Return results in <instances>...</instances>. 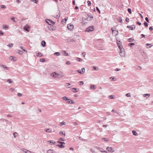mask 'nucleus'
I'll return each mask as SVG.
<instances>
[{
    "mask_svg": "<svg viewBox=\"0 0 153 153\" xmlns=\"http://www.w3.org/2000/svg\"><path fill=\"white\" fill-rule=\"evenodd\" d=\"M45 21L48 25H51V24L54 25L55 23L53 21L51 20L48 19H45Z\"/></svg>",
    "mask_w": 153,
    "mask_h": 153,
    "instance_id": "f257e3e1",
    "label": "nucleus"
},
{
    "mask_svg": "<svg viewBox=\"0 0 153 153\" xmlns=\"http://www.w3.org/2000/svg\"><path fill=\"white\" fill-rule=\"evenodd\" d=\"M94 29V26H90L86 29L85 31L89 32L93 30Z\"/></svg>",
    "mask_w": 153,
    "mask_h": 153,
    "instance_id": "f03ea898",
    "label": "nucleus"
},
{
    "mask_svg": "<svg viewBox=\"0 0 153 153\" xmlns=\"http://www.w3.org/2000/svg\"><path fill=\"white\" fill-rule=\"evenodd\" d=\"M114 148L111 147H108L106 148L107 150L108 151L111 152H114V150H113Z\"/></svg>",
    "mask_w": 153,
    "mask_h": 153,
    "instance_id": "7ed1b4c3",
    "label": "nucleus"
},
{
    "mask_svg": "<svg viewBox=\"0 0 153 153\" xmlns=\"http://www.w3.org/2000/svg\"><path fill=\"white\" fill-rule=\"evenodd\" d=\"M30 28V27L28 26H25L24 27V29L25 30V31H27V32H29V30H28Z\"/></svg>",
    "mask_w": 153,
    "mask_h": 153,
    "instance_id": "20e7f679",
    "label": "nucleus"
},
{
    "mask_svg": "<svg viewBox=\"0 0 153 153\" xmlns=\"http://www.w3.org/2000/svg\"><path fill=\"white\" fill-rule=\"evenodd\" d=\"M67 27L69 30H72L74 28V26L72 25H68Z\"/></svg>",
    "mask_w": 153,
    "mask_h": 153,
    "instance_id": "39448f33",
    "label": "nucleus"
},
{
    "mask_svg": "<svg viewBox=\"0 0 153 153\" xmlns=\"http://www.w3.org/2000/svg\"><path fill=\"white\" fill-rule=\"evenodd\" d=\"M117 45L120 51H123V50H124V49L123 48L122 46L121 45H120V43H117Z\"/></svg>",
    "mask_w": 153,
    "mask_h": 153,
    "instance_id": "423d86ee",
    "label": "nucleus"
},
{
    "mask_svg": "<svg viewBox=\"0 0 153 153\" xmlns=\"http://www.w3.org/2000/svg\"><path fill=\"white\" fill-rule=\"evenodd\" d=\"M87 15L88 16L90 17V18L89 19H88V18H87V19L88 20H90L91 21L92 20V19L93 18V16H91V14H87Z\"/></svg>",
    "mask_w": 153,
    "mask_h": 153,
    "instance_id": "0eeeda50",
    "label": "nucleus"
},
{
    "mask_svg": "<svg viewBox=\"0 0 153 153\" xmlns=\"http://www.w3.org/2000/svg\"><path fill=\"white\" fill-rule=\"evenodd\" d=\"M124 51V50H123V51H120V55L122 57H124L125 56V52H123Z\"/></svg>",
    "mask_w": 153,
    "mask_h": 153,
    "instance_id": "6e6552de",
    "label": "nucleus"
},
{
    "mask_svg": "<svg viewBox=\"0 0 153 153\" xmlns=\"http://www.w3.org/2000/svg\"><path fill=\"white\" fill-rule=\"evenodd\" d=\"M56 72H54L52 73L51 74V76L52 77H56Z\"/></svg>",
    "mask_w": 153,
    "mask_h": 153,
    "instance_id": "1a4fd4ad",
    "label": "nucleus"
},
{
    "mask_svg": "<svg viewBox=\"0 0 153 153\" xmlns=\"http://www.w3.org/2000/svg\"><path fill=\"white\" fill-rule=\"evenodd\" d=\"M113 34L114 36H116L118 34V30H115V31L114 32V33H113Z\"/></svg>",
    "mask_w": 153,
    "mask_h": 153,
    "instance_id": "9d476101",
    "label": "nucleus"
},
{
    "mask_svg": "<svg viewBox=\"0 0 153 153\" xmlns=\"http://www.w3.org/2000/svg\"><path fill=\"white\" fill-rule=\"evenodd\" d=\"M62 99L65 100H71L70 99H68V98L66 97H62Z\"/></svg>",
    "mask_w": 153,
    "mask_h": 153,
    "instance_id": "9b49d317",
    "label": "nucleus"
},
{
    "mask_svg": "<svg viewBox=\"0 0 153 153\" xmlns=\"http://www.w3.org/2000/svg\"><path fill=\"white\" fill-rule=\"evenodd\" d=\"M132 133H133V135L137 136L138 135L137 133L135 131V130H132Z\"/></svg>",
    "mask_w": 153,
    "mask_h": 153,
    "instance_id": "f8f14e48",
    "label": "nucleus"
},
{
    "mask_svg": "<svg viewBox=\"0 0 153 153\" xmlns=\"http://www.w3.org/2000/svg\"><path fill=\"white\" fill-rule=\"evenodd\" d=\"M46 42L44 40L42 41V42L41 45L43 47H45L46 46Z\"/></svg>",
    "mask_w": 153,
    "mask_h": 153,
    "instance_id": "ddd939ff",
    "label": "nucleus"
},
{
    "mask_svg": "<svg viewBox=\"0 0 153 153\" xmlns=\"http://www.w3.org/2000/svg\"><path fill=\"white\" fill-rule=\"evenodd\" d=\"M56 146L59 147L60 148H63L65 147V146L62 144H57L56 145Z\"/></svg>",
    "mask_w": 153,
    "mask_h": 153,
    "instance_id": "4468645a",
    "label": "nucleus"
},
{
    "mask_svg": "<svg viewBox=\"0 0 153 153\" xmlns=\"http://www.w3.org/2000/svg\"><path fill=\"white\" fill-rule=\"evenodd\" d=\"M128 40L129 42H133L134 40V39L133 38H131L128 39Z\"/></svg>",
    "mask_w": 153,
    "mask_h": 153,
    "instance_id": "2eb2a0df",
    "label": "nucleus"
},
{
    "mask_svg": "<svg viewBox=\"0 0 153 153\" xmlns=\"http://www.w3.org/2000/svg\"><path fill=\"white\" fill-rule=\"evenodd\" d=\"M100 150L101 152H105L106 153H108L106 151L104 150V149L102 148H100Z\"/></svg>",
    "mask_w": 153,
    "mask_h": 153,
    "instance_id": "dca6fc26",
    "label": "nucleus"
},
{
    "mask_svg": "<svg viewBox=\"0 0 153 153\" xmlns=\"http://www.w3.org/2000/svg\"><path fill=\"white\" fill-rule=\"evenodd\" d=\"M146 45L147 48H149L151 47L152 45L151 44H146Z\"/></svg>",
    "mask_w": 153,
    "mask_h": 153,
    "instance_id": "f3484780",
    "label": "nucleus"
},
{
    "mask_svg": "<svg viewBox=\"0 0 153 153\" xmlns=\"http://www.w3.org/2000/svg\"><path fill=\"white\" fill-rule=\"evenodd\" d=\"M36 56H42V53L41 52H39V53L37 54Z\"/></svg>",
    "mask_w": 153,
    "mask_h": 153,
    "instance_id": "a211bd4d",
    "label": "nucleus"
},
{
    "mask_svg": "<svg viewBox=\"0 0 153 153\" xmlns=\"http://www.w3.org/2000/svg\"><path fill=\"white\" fill-rule=\"evenodd\" d=\"M18 134L16 132H15L13 133V135L14 138H16V136H18Z\"/></svg>",
    "mask_w": 153,
    "mask_h": 153,
    "instance_id": "6ab92c4d",
    "label": "nucleus"
},
{
    "mask_svg": "<svg viewBox=\"0 0 153 153\" xmlns=\"http://www.w3.org/2000/svg\"><path fill=\"white\" fill-rule=\"evenodd\" d=\"M150 96V94H145L144 95V96L145 97H146V96H148L147 97H146L147 98H149Z\"/></svg>",
    "mask_w": 153,
    "mask_h": 153,
    "instance_id": "aec40b11",
    "label": "nucleus"
},
{
    "mask_svg": "<svg viewBox=\"0 0 153 153\" xmlns=\"http://www.w3.org/2000/svg\"><path fill=\"white\" fill-rule=\"evenodd\" d=\"M48 142L53 144H55L56 143V142L53 140H50Z\"/></svg>",
    "mask_w": 153,
    "mask_h": 153,
    "instance_id": "412c9836",
    "label": "nucleus"
},
{
    "mask_svg": "<svg viewBox=\"0 0 153 153\" xmlns=\"http://www.w3.org/2000/svg\"><path fill=\"white\" fill-rule=\"evenodd\" d=\"M66 124V123L65 122L63 121L62 122H61L60 123V126H62L63 125H65Z\"/></svg>",
    "mask_w": 153,
    "mask_h": 153,
    "instance_id": "4be33fe9",
    "label": "nucleus"
},
{
    "mask_svg": "<svg viewBox=\"0 0 153 153\" xmlns=\"http://www.w3.org/2000/svg\"><path fill=\"white\" fill-rule=\"evenodd\" d=\"M53 151L51 149L48 150L47 153H53Z\"/></svg>",
    "mask_w": 153,
    "mask_h": 153,
    "instance_id": "5701e85b",
    "label": "nucleus"
},
{
    "mask_svg": "<svg viewBox=\"0 0 153 153\" xmlns=\"http://www.w3.org/2000/svg\"><path fill=\"white\" fill-rule=\"evenodd\" d=\"M57 143H60L61 144H62V145L65 144V143L64 142H61V141H60L59 140L57 141Z\"/></svg>",
    "mask_w": 153,
    "mask_h": 153,
    "instance_id": "b1692460",
    "label": "nucleus"
},
{
    "mask_svg": "<svg viewBox=\"0 0 153 153\" xmlns=\"http://www.w3.org/2000/svg\"><path fill=\"white\" fill-rule=\"evenodd\" d=\"M54 55H56L57 56H59L60 55V53L59 52H56L54 53Z\"/></svg>",
    "mask_w": 153,
    "mask_h": 153,
    "instance_id": "393cba45",
    "label": "nucleus"
},
{
    "mask_svg": "<svg viewBox=\"0 0 153 153\" xmlns=\"http://www.w3.org/2000/svg\"><path fill=\"white\" fill-rule=\"evenodd\" d=\"M59 134H62L64 136H65V132L64 131H60L59 132Z\"/></svg>",
    "mask_w": 153,
    "mask_h": 153,
    "instance_id": "a878e982",
    "label": "nucleus"
},
{
    "mask_svg": "<svg viewBox=\"0 0 153 153\" xmlns=\"http://www.w3.org/2000/svg\"><path fill=\"white\" fill-rule=\"evenodd\" d=\"M67 102L70 104H74L75 103V102H74L73 101L71 100L70 101H68Z\"/></svg>",
    "mask_w": 153,
    "mask_h": 153,
    "instance_id": "bb28decb",
    "label": "nucleus"
},
{
    "mask_svg": "<svg viewBox=\"0 0 153 153\" xmlns=\"http://www.w3.org/2000/svg\"><path fill=\"white\" fill-rule=\"evenodd\" d=\"M13 44L12 43H10L8 45H7V46L10 48L12 46H13Z\"/></svg>",
    "mask_w": 153,
    "mask_h": 153,
    "instance_id": "cd10ccee",
    "label": "nucleus"
},
{
    "mask_svg": "<svg viewBox=\"0 0 153 153\" xmlns=\"http://www.w3.org/2000/svg\"><path fill=\"white\" fill-rule=\"evenodd\" d=\"M72 90H74V91H73V92L74 93H75L77 91H77V89L75 88H73L71 89Z\"/></svg>",
    "mask_w": 153,
    "mask_h": 153,
    "instance_id": "c85d7f7f",
    "label": "nucleus"
},
{
    "mask_svg": "<svg viewBox=\"0 0 153 153\" xmlns=\"http://www.w3.org/2000/svg\"><path fill=\"white\" fill-rule=\"evenodd\" d=\"M132 27H131V28H130V29L131 30H134L135 28V26L133 25H132Z\"/></svg>",
    "mask_w": 153,
    "mask_h": 153,
    "instance_id": "c756f323",
    "label": "nucleus"
},
{
    "mask_svg": "<svg viewBox=\"0 0 153 153\" xmlns=\"http://www.w3.org/2000/svg\"><path fill=\"white\" fill-rule=\"evenodd\" d=\"M135 45L134 43H131L128 44V45L129 46L131 47V46L134 45Z\"/></svg>",
    "mask_w": 153,
    "mask_h": 153,
    "instance_id": "7c9ffc66",
    "label": "nucleus"
},
{
    "mask_svg": "<svg viewBox=\"0 0 153 153\" xmlns=\"http://www.w3.org/2000/svg\"><path fill=\"white\" fill-rule=\"evenodd\" d=\"M18 53H19V54L20 55H22V54L23 52L22 51L18 50Z\"/></svg>",
    "mask_w": 153,
    "mask_h": 153,
    "instance_id": "2f4dec72",
    "label": "nucleus"
},
{
    "mask_svg": "<svg viewBox=\"0 0 153 153\" xmlns=\"http://www.w3.org/2000/svg\"><path fill=\"white\" fill-rule=\"evenodd\" d=\"M96 88V87L95 85H91V89H95Z\"/></svg>",
    "mask_w": 153,
    "mask_h": 153,
    "instance_id": "473e14b6",
    "label": "nucleus"
},
{
    "mask_svg": "<svg viewBox=\"0 0 153 153\" xmlns=\"http://www.w3.org/2000/svg\"><path fill=\"white\" fill-rule=\"evenodd\" d=\"M11 19L13 21V22H17V21H16L15 20V18H14V17H12L11 18ZM16 20H17V19H16Z\"/></svg>",
    "mask_w": 153,
    "mask_h": 153,
    "instance_id": "72a5a7b5",
    "label": "nucleus"
},
{
    "mask_svg": "<svg viewBox=\"0 0 153 153\" xmlns=\"http://www.w3.org/2000/svg\"><path fill=\"white\" fill-rule=\"evenodd\" d=\"M119 21L120 23H122V18L121 17H119Z\"/></svg>",
    "mask_w": 153,
    "mask_h": 153,
    "instance_id": "f704fd0d",
    "label": "nucleus"
},
{
    "mask_svg": "<svg viewBox=\"0 0 153 153\" xmlns=\"http://www.w3.org/2000/svg\"><path fill=\"white\" fill-rule=\"evenodd\" d=\"M128 11L130 14L131 13V10L130 8H128Z\"/></svg>",
    "mask_w": 153,
    "mask_h": 153,
    "instance_id": "c9c22d12",
    "label": "nucleus"
},
{
    "mask_svg": "<svg viewBox=\"0 0 153 153\" xmlns=\"http://www.w3.org/2000/svg\"><path fill=\"white\" fill-rule=\"evenodd\" d=\"M7 82L10 83H11L12 82V81H11V79H9L7 80Z\"/></svg>",
    "mask_w": 153,
    "mask_h": 153,
    "instance_id": "e433bc0d",
    "label": "nucleus"
},
{
    "mask_svg": "<svg viewBox=\"0 0 153 153\" xmlns=\"http://www.w3.org/2000/svg\"><path fill=\"white\" fill-rule=\"evenodd\" d=\"M0 7L1 8H5L6 7V6L5 5H2Z\"/></svg>",
    "mask_w": 153,
    "mask_h": 153,
    "instance_id": "4c0bfd02",
    "label": "nucleus"
},
{
    "mask_svg": "<svg viewBox=\"0 0 153 153\" xmlns=\"http://www.w3.org/2000/svg\"><path fill=\"white\" fill-rule=\"evenodd\" d=\"M48 29L50 30H55V29L54 28H52V27H48Z\"/></svg>",
    "mask_w": 153,
    "mask_h": 153,
    "instance_id": "58836bf2",
    "label": "nucleus"
},
{
    "mask_svg": "<svg viewBox=\"0 0 153 153\" xmlns=\"http://www.w3.org/2000/svg\"><path fill=\"white\" fill-rule=\"evenodd\" d=\"M40 62H44L45 61V60L44 58H43V59H41L40 60Z\"/></svg>",
    "mask_w": 153,
    "mask_h": 153,
    "instance_id": "ea45409f",
    "label": "nucleus"
},
{
    "mask_svg": "<svg viewBox=\"0 0 153 153\" xmlns=\"http://www.w3.org/2000/svg\"><path fill=\"white\" fill-rule=\"evenodd\" d=\"M144 24L145 27H147L148 26V24L146 22H144Z\"/></svg>",
    "mask_w": 153,
    "mask_h": 153,
    "instance_id": "a19ab883",
    "label": "nucleus"
},
{
    "mask_svg": "<svg viewBox=\"0 0 153 153\" xmlns=\"http://www.w3.org/2000/svg\"><path fill=\"white\" fill-rule=\"evenodd\" d=\"M79 83H80L79 85H83V84H84V82H83V81H81L79 82Z\"/></svg>",
    "mask_w": 153,
    "mask_h": 153,
    "instance_id": "79ce46f5",
    "label": "nucleus"
},
{
    "mask_svg": "<svg viewBox=\"0 0 153 153\" xmlns=\"http://www.w3.org/2000/svg\"><path fill=\"white\" fill-rule=\"evenodd\" d=\"M85 72V68H82V72L83 73Z\"/></svg>",
    "mask_w": 153,
    "mask_h": 153,
    "instance_id": "37998d69",
    "label": "nucleus"
},
{
    "mask_svg": "<svg viewBox=\"0 0 153 153\" xmlns=\"http://www.w3.org/2000/svg\"><path fill=\"white\" fill-rule=\"evenodd\" d=\"M109 97L111 99H113L114 98V95H111L110 96H109Z\"/></svg>",
    "mask_w": 153,
    "mask_h": 153,
    "instance_id": "c03bdc74",
    "label": "nucleus"
},
{
    "mask_svg": "<svg viewBox=\"0 0 153 153\" xmlns=\"http://www.w3.org/2000/svg\"><path fill=\"white\" fill-rule=\"evenodd\" d=\"M136 68L139 70H141V68L139 66H136Z\"/></svg>",
    "mask_w": 153,
    "mask_h": 153,
    "instance_id": "a18cd8bd",
    "label": "nucleus"
},
{
    "mask_svg": "<svg viewBox=\"0 0 153 153\" xmlns=\"http://www.w3.org/2000/svg\"><path fill=\"white\" fill-rule=\"evenodd\" d=\"M87 3H88V6H90L91 5V2L90 1H87Z\"/></svg>",
    "mask_w": 153,
    "mask_h": 153,
    "instance_id": "49530a36",
    "label": "nucleus"
},
{
    "mask_svg": "<svg viewBox=\"0 0 153 153\" xmlns=\"http://www.w3.org/2000/svg\"><path fill=\"white\" fill-rule=\"evenodd\" d=\"M93 69L94 70H98V68L96 67H93Z\"/></svg>",
    "mask_w": 153,
    "mask_h": 153,
    "instance_id": "de8ad7c7",
    "label": "nucleus"
},
{
    "mask_svg": "<svg viewBox=\"0 0 153 153\" xmlns=\"http://www.w3.org/2000/svg\"><path fill=\"white\" fill-rule=\"evenodd\" d=\"M4 34V33L1 30H0V36L3 35Z\"/></svg>",
    "mask_w": 153,
    "mask_h": 153,
    "instance_id": "09e8293b",
    "label": "nucleus"
},
{
    "mask_svg": "<svg viewBox=\"0 0 153 153\" xmlns=\"http://www.w3.org/2000/svg\"><path fill=\"white\" fill-rule=\"evenodd\" d=\"M96 9L99 12V13H100V11L99 9V8H98V7H96Z\"/></svg>",
    "mask_w": 153,
    "mask_h": 153,
    "instance_id": "8fccbe9b",
    "label": "nucleus"
},
{
    "mask_svg": "<svg viewBox=\"0 0 153 153\" xmlns=\"http://www.w3.org/2000/svg\"><path fill=\"white\" fill-rule=\"evenodd\" d=\"M77 60L79 62H80L82 61V59L81 58H77Z\"/></svg>",
    "mask_w": 153,
    "mask_h": 153,
    "instance_id": "3c124183",
    "label": "nucleus"
},
{
    "mask_svg": "<svg viewBox=\"0 0 153 153\" xmlns=\"http://www.w3.org/2000/svg\"><path fill=\"white\" fill-rule=\"evenodd\" d=\"M67 18H64L63 20H62V22H64V21L66 22L67 20Z\"/></svg>",
    "mask_w": 153,
    "mask_h": 153,
    "instance_id": "603ef678",
    "label": "nucleus"
},
{
    "mask_svg": "<svg viewBox=\"0 0 153 153\" xmlns=\"http://www.w3.org/2000/svg\"><path fill=\"white\" fill-rule=\"evenodd\" d=\"M126 96L127 97H131V95L129 93H128L126 94Z\"/></svg>",
    "mask_w": 153,
    "mask_h": 153,
    "instance_id": "864d4df0",
    "label": "nucleus"
},
{
    "mask_svg": "<svg viewBox=\"0 0 153 153\" xmlns=\"http://www.w3.org/2000/svg\"><path fill=\"white\" fill-rule=\"evenodd\" d=\"M82 54L83 56V57H85V52H83L82 53Z\"/></svg>",
    "mask_w": 153,
    "mask_h": 153,
    "instance_id": "5fc2aeb1",
    "label": "nucleus"
},
{
    "mask_svg": "<svg viewBox=\"0 0 153 153\" xmlns=\"http://www.w3.org/2000/svg\"><path fill=\"white\" fill-rule=\"evenodd\" d=\"M77 71L80 74H82V72L80 70H77Z\"/></svg>",
    "mask_w": 153,
    "mask_h": 153,
    "instance_id": "6e6d98bb",
    "label": "nucleus"
},
{
    "mask_svg": "<svg viewBox=\"0 0 153 153\" xmlns=\"http://www.w3.org/2000/svg\"><path fill=\"white\" fill-rule=\"evenodd\" d=\"M17 95L18 96L20 97L21 96H22V94L19 93L17 94Z\"/></svg>",
    "mask_w": 153,
    "mask_h": 153,
    "instance_id": "4d7b16f0",
    "label": "nucleus"
},
{
    "mask_svg": "<svg viewBox=\"0 0 153 153\" xmlns=\"http://www.w3.org/2000/svg\"><path fill=\"white\" fill-rule=\"evenodd\" d=\"M110 79H111L112 80L115 81V80L114 79L115 78L114 77L111 76L110 78Z\"/></svg>",
    "mask_w": 153,
    "mask_h": 153,
    "instance_id": "13d9d810",
    "label": "nucleus"
},
{
    "mask_svg": "<svg viewBox=\"0 0 153 153\" xmlns=\"http://www.w3.org/2000/svg\"><path fill=\"white\" fill-rule=\"evenodd\" d=\"M145 20L147 22H149V20L147 17H146L145 18Z\"/></svg>",
    "mask_w": 153,
    "mask_h": 153,
    "instance_id": "bf43d9fd",
    "label": "nucleus"
},
{
    "mask_svg": "<svg viewBox=\"0 0 153 153\" xmlns=\"http://www.w3.org/2000/svg\"><path fill=\"white\" fill-rule=\"evenodd\" d=\"M31 1H34V3H35L36 4L37 3V0H31Z\"/></svg>",
    "mask_w": 153,
    "mask_h": 153,
    "instance_id": "052dcab7",
    "label": "nucleus"
},
{
    "mask_svg": "<svg viewBox=\"0 0 153 153\" xmlns=\"http://www.w3.org/2000/svg\"><path fill=\"white\" fill-rule=\"evenodd\" d=\"M8 27L7 26V25H5L3 26V27L4 29H6V28H7Z\"/></svg>",
    "mask_w": 153,
    "mask_h": 153,
    "instance_id": "680f3d73",
    "label": "nucleus"
},
{
    "mask_svg": "<svg viewBox=\"0 0 153 153\" xmlns=\"http://www.w3.org/2000/svg\"><path fill=\"white\" fill-rule=\"evenodd\" d=\"M10 90L12 91H13L15 90V89L13 88H10Z\"/></svg>",
    "mask_w": 153,
    "mask_h": 153,
    "instance_id": "e2e57ef3",
    "label": "nucleus"
},
{
    "mask_svg": "<svg viewBox=\"0 0 153 153\" xmlns=\"http://www.w3.org/2000/svg\"><path fill=\"white\" fill-rule=\"evenodd\" d=\"M56 76L57 77H60V76H61L59 74H58L56 73Z\"/></svg>",
    "mask_w": 153,
    "mask_h": 153,
    "instance_id": "0e129e2a",
    "label": "nucleus"
},
{
    "mask_svg": "<svg viewBox=\"0 0 153 153\" xmlns=\"http://www.w3.org/2000/svg\"><path fill=\"white\" fill-rule=\"evenodd\" d=\"M66 65H70V61H67L66 63Z\"/></svg>",
    "mask_w": 153,
    "mask_h": 153,
    "instance_id": "69168bd1",
    "label": "nucleus"
},
{
    "mask_svg": "<svg viewBox=\"0 0 153 153\" xmlns=\"http://www.w3.org/2000/svg\"><path fill=\"white\" fill-rule=\"evenodd\" d=\"M2 66L4 68L8 69L7 67L5 65H2Z\"/></svg>",
    "mask_w": 153,
    "mask_h": 153,
    "instance_id": "338daca9",
    "label": "nucleus"
},
{
    "mask_svg": "<svg viewBox=\"0 0 153 153\" xmlns=\"http://www.w3.org/2000/svg\"><path fill=\"white\" fill-rule=\"evenodd\" d=\"M137 23L139 25H141V23L139 22H137Z\"/></svg>",
    "mask_w": 153,
    "mask_h": 153,
    "instance_id": "774afa93",
    "label": "nucleus"
}]
</instances>
